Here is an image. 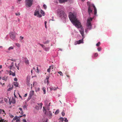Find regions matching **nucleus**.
<instances>
[{
	"label": "nucleus",
	"mask_w": 122,
	"mask_h": 122,
	"mask_svg": "<svg viewBox=\"0 0 122 122\" xmlns=\"http://www.w3.org/2000/svg\"><path fill=\"white\" fill-rule=\"evenodd\" d=\"M19 110H20L22 111V108H19Z\"/></svg>",
	"instance_id": "obj_57"
},
{
	"label": "nucleus",
	"mask_w": 122,
	"mask_h": 122,
	"mask_svg": "<svg viewBox=\"0 0 122 122\" xmlns=\"http://www.w3.org/2000/svg\"><path fill=\"white\" fill-rule=\"evenodd\" d=\"M27 106H26V105H25L24 106H23V108L24 109H25V108H26Z\"/></svg>",
	"instance_id": "obj_54"
},
{
	"label": "nucleus",
	"mask_w": 122,
	"mask_h": 122,
	"mask_svg": "<svg viewBox=\"0 0 122 122\" xmlns=\"http://www.w3.org/2000/svg\"><path fill=\"white\" fill-rule=\"evenodd\" d=\"M2 65H0V68L1 69L2 68Z\"/></svg>",
	"instance_id": "obj_63"
},
{
	"label": "nucleus",
	"mask_w": 122,
	"mask_h": 122,
	"mask_svg": "<svg viewBox=\"0 0 122 122\" xmlns=\"http://www.w3.org/2000/svg\"><path fill=\"white\" fill-rule=\"evenodd\" d=\"M34 91H31L30 92V94L29 95V98L30 99L31 98L32 96L33 95Z\"/></svg>",
	"instance_id": "obj_12"
},
{
	"label": "nucleus",
	"mask_w": 122,
	"mask_h": 122,
	"mask_svg": "<svg viewBox=\"0 0 122 122\" xmlns=\"http://www.w3.org/2000/svg\"><path fill=\"white\" fill-rule=\"evenodd\" d=\"M15 45L17 46L18 47H20V45L19 43H16L15 44Z\"/></svg>",
	"instance_id": "obj_25"
},
{
	"label": "nucleus",
	"mask_w": 122,
	"mask_h": 122,
	"mask_svg": "<svg viewBox=\"0 0 122 122\" xmlns=\"http://www.w3.org/2000/svg\"><path fill=\"white\" fill-rule=\"evenodd\" d=\"M9 116L11 118H13L14 117V116L12 115L11 113H9Z\"/></svg>",
	"instance_id": "obj_32"
},
{
	"label": "nucleus",
	"mask_w": 122,
	"mask_h": 122,
	"mask_svg": "<svg viewBox=\"0 0 122 122\" xmlns=\"http://www.w3.org/2000/svg\"><path fill=\"white\" fill-rule=\"evenodd\" d=\"M43 111L44 112V111L45 112V113L46 114V109L45 108V107H43Z\"/></svg>",
	"instance_id": "obj_40"
},
{
	"label": "nucleus",
	"mask_w": 122,
	"mask_h": 122,
	"mask_svg": "<svg viewBox=\"0 0 122 122\" xmlns=\"http://www.w3.org/2000/svg\"><path fill=\"white\" fill-rule=\"evenodd\" d=\"M59 111L58 110H57L55 112V114H57L59 113Z\"/></svg>",
	"instance_id": "obj_37"
},
{
	"label": "nucleus",
	"mask_w": 122,
	"mask_h": 122,
	"mask_svg": "<svg viewBox=\"0 0 122 122\" xmlns=\"http://www.w3.org/2000/svg\"><path fill=\"white\" fill-rule=\"evenodd\" d=\"M49 117V118H51L52 116V114L50 111H49L47 113Z\"/></svg>",
	"instance_id": "obj_16"
},
{
	"label": "nucleus",
	"mask_w": 122,
	"mask_h": 122,
	"mask_svg": "<svg viewBox=\"0 0 122 122\" xmlns=\"http://www.w3.org/2000/svg\"><path fill=\"white\" fill-rule=\"evenodd\" d=\"M41 15L39 13L37 15V17H41Z\"/></svg>",
	"instance_id": "obj_46"
},
{
	"label": "nucleus",
	"mask_w": 122,
	"mask_h": 122,
	"mask_svg": "<svg viewBox=\"0 0 122 122\" xmlns=\"http://www.w3.org/2000/svg\"><path fill=\"white\" fill-rule=\"evenodd\" d=\"M53 69V66H50L49 67L48 69H47V71L49 72H50V70L51 69Z\"/></svg>",
	"instance_id": "obj_18"
},
{
	"label": "nucleus",
	"mask_w": 122,
	"mask_h": 122,
	"mask_svg": "<svg viewBox=\"0 0 122 122\" xmlns=\"http://www.w3.org/2000/svg\"><path fill=\"white\" fill-rule=\"evenodd\" d=\"M25 62L26 64L28 65L29 64V61L27 58H25Z\"/></svg>",
	"instance_id": "obj_19"
},
{
	"label": "nucleus",
	"mask_w": 122,
	"mask_h": 122,
	"mask_svg": "<svg viewBox=\"0 0 122 122\" xmlns=\"http://www.w3.org/2000/svg\"><path fill=\"white\" fill-rule=\"evenodd\" d=\"M42 90H43V92H44V94H45L46 93V90L45 89V88H44L43 87L42 88Z\"/></svg>",
	"instance_id": "obj_33"
},
{
	"label": "nucleus",
	"mask_w": 122,
	"mask_h": 122,
	"mask_svg": "<svg viewBox=\"0 0 122 122\" xmlns=\"http://www.w3.org/2000/svg\"><path fill=\"white\" fill-rule=\"evenodd\" d=\"M39 13V11L36 10L35 12L34 15H38Z\"/></svg>",
	"instance_id": "obj_22"
},
{
	"label": "nucleus",
	"mask_w": 122,
	"mask_h": 122,
	"mask_svg": "<svg viewBox=\"0 0 122 122\" xmlns=\"http://www.w3.org/2000/svg\"><path fill=\"white\" fill-rule=\"evenodd\" d=\"M13 88V86H12L11 87H10L7 90L8 91H10Z\"/></svg>",
	"instance_id": "obj_26"
},
{
	"label": "nucleus",
	"mask_w": 122,
	"mask_h": 122,
	"mask_svg": "<svg viewBox=\"0 0 122 122\" xmlns=\"http://www.w3.org/2000/svg\"><path fill=\"white\" fill-rule=\"evenodd\" d=\"M93 4H92L89 5L88 8V12L89 13V15H90L91 13L92 12L93 8Z\"/></svg>",
	"instance_id": "obj_3"
},
{
	"label": "nucleus",
	"mask_w": 122,
	"mask_h": 122,
	"mask_svg": "<svg viewBox=\"0 0 122 122\" xmlns=\"http://www.w3.org/2000/svg\"><path fill=\"white\" fill-rule=\"evenodd\" d=\"M10 36L11 39L13 40H15V34L13 32H11L10 34Z\"/></svg>",
	"instance_id": "obj_7"
},
{
	"label": "nucleus",
	"mask_w": 122,
	"mask_h": 122,
	"mask_svg": "<svg viewBox=\"0 0 122 122\" xmlns=\"http://www.w3.org/2000/svg\"><path fill=\"white\" fill-rule=\"evenodd\" d=\"M98 55V53H96L95 54V55H94V56L95 57H96Z\"/></svg>",
	"instance_id": "obj_44"
},
{
	"label": "nucleus",
	"mask_w": 122,
	"mask_h": 122,
	"mask_svg": "<svg viewBox=\"0 0 122 122\" xmlns=\"http://www.w3.org/2000/svg\"><path fill=\"white\" fill-rule=\"evenodd\" d=\"M9 60H10L12 61H16V60L15 59H9Z\"/></svg>",
	"instance_id": "obj_47"
},
{
	"label": "nucleus",
	"mask_w": 122,
	"mask_h": 122,
	"mask_svg": "<svg viewBox=\"0 0 122 122\" xmlns=\"http://www.w3.org/2000/svg\"><path fill=\"white\" fill-rule=\"evenodd\" d=\"M16 67H17V69H18V70H19V67L18 66H16Z\"/></svg>",
	"instance_id": "obj_59"
},
{
	"label": "nucleus",
	"mask_w": 122,
	"mask_h": 122,
	"mask_svg": "<svg viewBox=\"0 0 122 122\" xmlns=\"http://www.w3.org/2000/svg\"><path fill=\"white\" fill-rule=\"evenodd\" d=\"M49 40H47L46 41H45V42H44L43 43L44 44H47L49 43Z\"/></svg>",
	"instance_id": "obj_30"
},
{
	"label": "nucleus",
	"mask_w": 122,
	"mask_h": 122,
	"mask_svg": "<svg viewBox=\"0 0 122 122\" xmlns=\"http://www.w3.org/2000/svg\"><path fill=\"white\" fill-rule=\"evenodd\" d=\"M43 49L45 51H49V47H45V46L44 47Z\"/></svg>",
	"instance_id": "obj_23"
},
{
	"label": "nucleus",
	"mask_w": 122,
	"mask_h": 122,
	"mask_svg": "<svg viewBox=\"0 0 122 122\" xmlns=\"http://www.w3.org/2000/svg\"><path fill=\"white\" fill-rule=\"evenodd\" d=\"M5 79V78L4 77H3L2 78V79L3 80H4Z\"/></svg>",
	"instance_id": "obj_61"
},
{
	"label": "nucleus",
	"mask_w": 122,
	"mask_h": 122,
	"mask_svg": "<svg viewBox=\"0 0 122 122\" xmlns=\"http://www.w3.org/2000/svg\"><path fill=\"white\" fill-rule=\"evenodd\" d=\"M24 113H23V111H22L21 112V113H20V114H22V115Z\"/></svg>",
	"instance_id": "obj_58"
},
{
	"label": "nucleus",
	"mask_w": 122,
	"mask_h": 122,
	"mask_svg": "<svg viewBox=\"0 0 122 122\" xmlns=\"http://www.w3.org/2000/svg\"><path fill=\"white\" fill-rule=\"evenodd\" d=\"M61 114L62 116H64L65 115V113L64 112H62L61 113Z\"/></svg>",
	"instance_id": "obj_45"
},
{
	"label": "nucleus",
	"mask_w": 122,
	"mask_h": 122,
	"mask_svg": "<svg viewBox=\"0 0 122 122\" xmlns=\"http://www.w3.org/2000/svg\"><path fill=\"white\" fill-rule=\"evenodd\" d=\"M2 114H3L5 113V111L3 110H2Z\"/></svg>",
	"instance_id": "obj_53"
},
{
	"label": "nucleus",
	"mask_w": 122,
	"mask_h": 122,
	"mask_svg": "<svg viewBox=\"0 0 122 122\" xmlns=\"http://www.w3.org/2000/svg\"><path fill=\"white\" fill-rule=\"evenodd\" d=\"M20 38H21V40H22L23 39H24V37H22V36H20Z\"/></svg>",
	"instance_id": "obj_52"
},
{
	"label": "nucleus",
	"mask_w": 122,
	"mask_h": 122,
	"mask_svg": "<svg viewBox=\"0 0 122 122\" xmlns=\"http://www.w3.org/2000/svg\"><path fill=\"white\" fill-rule=\"evenodd\" d=\"M22 116H20L19 117L15 116L13 119V121H17L20 120V118Z\"/></svg>",
	"instance_id": "obj_9"
},
{
	"label": "nucleus",
	"mask_w": 122,
	"mask_h": 122,
	"mask_svg": "<svg viewBox=\"0 0 122 122\" xmlns=\"http://www.w3.org/2000/svg\"><path fill=\"white\" fill-rule=\"evenodd\" d=\"M15 15L16 16H19L20 15V13L19 12L15 13Z\"/></svg>",
	"instance_id": "obj_28"
},
{
	"label": "nucleus",
	"mask_w": 122,
	"mask_h": 122,
	"mask_svg": "<svg viewBox=\"0 0 122 122\" xmlns=\"http://www.w3.org/2000/svg\"><path fill=\"white\" fill-rule=\"evenodd\" d=\"M87 5H89H89L91 4H90V2H87Z\"/></svg>",
	"instance_id": "obj_50"
},
{
	"label": "nucleus",
	"mask_w": 122,
	"mask_h": 122,
	"mask_svg": "<svg viewBox=\"0 0 122 122\" xmlns=\"http://www.w3.org/2000/svg\"><path fill=\"white\" fill-rule=\"evenodd\" d=\"M57 13L60 17L61 18H66V14L63 10H57Z\"/></svg>",
	"instance_id": "obj_2"
},
{
	"label": "nucleus",
	"mask_w": 122,
	"mask_h": 122,
	"mask_svg": "<svg viewBox=\"0 0 122 122\" xmlns=\"http://www.w3.org/2000/svg\"><path fill=\"white\" fill-rule=\"evenodd\" d=\"M23 122H27L25 119H23Z\"/></svg>",
	"instance_id": "obj_48"
},
{
	"label": "nucleus",
	"mask_w": 122,
	"mask_h": 122,
	"mask_svg": "<svg viewBox=\"0 0 122 122\" xmlns=\"http://www.w3.org/2000/svg\"><path fill=\"white\" fill-rule=\"evenodd\" d=\"M58 72L61 76H63L62 73L61 71H58Z\"/></svg>",
	"instance_id": "obj_29"
},
{
	"label": "nucleus",
	"mask_w": 122,
	"mask_h": 122,
	"mask_svg": "<svg viewBox=\"0 0 122 122\" xmlns=\"http://www.w3.org/2000/svg\"><path fill=\"white\" fill-rule=\"evenodd\" d=\"M5 121L4 120H3L2 119L0 120V122H5Z\"/></svg>",
	"instance_id": "obj_42"
},
{
	"label": "nucleus",
	"mask_w": 122,
	"mask_h": 122,
	"mask_svg": "<svg viewBox=\"0 0 122 122\" xmlns=\"http://www.w3.org/2000/svg\"><path fill=\"white\" fill-rule=\"evenodd\" d=\"M20 120H18L17 121H15V122H20Z\"/></svg>",
	"instance_id": "obj_60"
},
{
	"label": "nucleus",
	"mask_w": 122,
	"mask_h": 122,
	"mask_svg": "<svg viewBox=\"0 0 122 122\" xmlns=\"http://www.w3.org/2000/svg\"><path fill=\"white\" fill-rule=\"evenodd\" d=\"M49 77L48 76H47L46 77V79L47 80V83H49Z\"/></svg>",
	"instance_id": "obj_27"
},
{
	"label": "nucleus",
	"mask_w": 122,
	"mask_h": 122,
	"mask_svg": "<svg viewBox=\"0 0 122 122\" xmlns=\"http://www.w3.org/2000/svg\"><path fill=\"white\" fill-rule=\"evenodd\" d=\"M30 81V79L28 78V77H27L26 79V83L28 85H29L30 84V83H29Z\"/></svg>",
	"instance_id": "obj_20"
},
{
	"label": "nucleus",
	"mask_w": 122,
	"mask_h": 122,
	"mask_svg": "<svg viewBox=\"0 0 122 122\" xmlns=\"http://www.w3.org/2000/svg\"><path fill=\"white\" fill-rule=\"evenodd\" d=\"M93 18H91L88 19L87 23V25L88 27V28L90 29H91V21L92 20Z\"/></svg>",
	"instance_id": "obj_5"
},
{
	"label": "nucleus",
	"mask_w": 122,
	"mask_h": 122,
	"mask_svg": "<svg viewBox=\"0 0 122 122\" xmlns=\"http://www.w3.org/2000/svg\"><path fill=\"white\" fill-rule=\"evenodd\" d=\"M22 116H24V117H25L26 116V115L25 114H24Z\"/></svg>",
	"instance_id": "obj_62"
},
{
	"label": "nucleus",
	"mask_w": 122,
	"mask_h": 122,
	"mask_svg": "<svg viewBox=\"0 0 122 122\" xmlns=\"http://www.w3.org/2000/svg\"><path fill=\"white\" fill-rule=\"evenodd\" d=\"M60 120L62 122H63L64 121V119L62 117H60L59 118Z\"/></svg>",
	"instance_id": "obj_36"
},
{
	"label": "nucleus",
	"mask_w": 122,
	"mask_h": 122,
	"mask_svg": "<svg viewBox=\"0 0 122 122\" xmlns=\"http://www.w3.org/2000/svg\"><path fill=\"white\" fill-rule=\"evenodd\" d=\"M14 47V46H10L8 48V49L7 50L9 51H10L11 50H13V49Z\"/></svg>",
	"instance_id": "obj_17"
},
{
	"label": "nucleus",
	"mask_w": 122,
	"mask_h": 122,
	"mask_svg": "<svg viewBox=\"0 0 122 122\" xmlns=\"http://www.w3.org/2000/svg\"><path fill=\"white\" fill-rule=\"evenodd\" d=\"M27 93H26L24 95V97H26L27 96Z\"/></svg>",
	"instance_id": "obj_56"
},
{
	"label": "nucleus",
	"mask_w": 122,
	"mask_h": 122,
	"mask_svg": "<svg viewBox=\"0 0 122 122\" xmlns=\"http://www.w3.org/2000/svg\"><path fill=\"white\" fill-rule=\"evenodd\" d=\"M33 0H26V4L28 7H29L32 5Z\"/></svg>",
	"instance_id": "obj_4"
},
{
	"label": "nucleus",
	"mask_w": 122,
	"mask_h": 122,
	"mask_svg": "<svg viewBox=\"0 0 122 122\" xmlns=\"http://www.w3.org/2000/svg\"><path fill=\"white\" fill-rule=\"evenodd\" d=\"M58 88V87H52L50 88L51 91L53 90L55 91L57 90V88Z\"/></svg>",
	"instance_id": "obj_14"
},
{
	"label": "nucleus",
	"mask_w": 122,
	"mask_h": 122,
	"mask_svg": "<svg viewBox=\"0 0 122 122\" xmlns=\"http://www.w3.org/2000/svg\"><path fill=\"white\" fill-rule=\"evenodd\" d=\"M100 42H98V43L97 44L96 46H100Z\"/></svg>",
	"instance_id": "obj_41"
},
{
	"label": "nucleus",
	"mask_w": 122,
	"mask_h": 122,
	"mask_svg": "<svg viewBox=\"0 0 122 122\" xmlns=\"http://www.w3.org/2000/svg\"><path fill=\"white\" fill-rule=\"evenodd\" d=\"M43 7L45 9H46L47 8V6L45 5V4H44L43 5Z\"/></svg>",
	"instance_id": "obj_39"
},
{
	"label": "nucleus",
	"mask_w": 122,
	"mask_h": 122,
	"mask_svg": "<svg viewBox=\"0 0 122 122\" xmlns=\"http://www.w3.org/2000/svg\"><path fill=\"white\" fill-rule=\"evenodd\" d=\"M3 111V110L0 109V113H2Z\"/></svg>",
	"instance_id": "obj_49"
},
{
	"label": "nucleus",
	"mask_w": 122,
	"mask_h": 122,
	"mask_svg": "<svg viewBox=\"0 0 122 122\" xmlns=\"http://www.w3.org/2000/svg\"><path fill=\"white\" fill-rule=\"evenodd\" d=\"M9 73H10V75H12L13 76H15V73H13V72L11 71L10 70V71H9Z\"/></svg>",
	"instance_id": "obj_15"
},
{
	"label": "nucleus",
	"mask_w": 122,
	"mask_h": 122,
	"mask_svg": "<svg viewBox=\"0 0 122 122\" xmlns=\"http://www.w3.org/2000/svg\"><path fill=\"white\" fill-rule=\"evenodd\" d=\"M84 30L83 28H81L80 30V33L83 39H84L85 36L84 35Z\"/></svg>",
	"instance_id": "obj_10"
},
{
	"label": "nucleus",
	"mask_w": 122,
	"mask_h": 122,
	"mask_svg": "<svg viewBox=\"0 0 122 122\" xmlns=\"http://www.w3.org/2000/svg\"><path fill=\"white\" fill-rule=\"evenodd\" d=\"M67 0H59V2L60 3H62L67 1Z\"/></svg>",
	"instance_id": "obj_21"
},
{
	"label": "nucleus",
	"mask_w": 122,
	"mask_h": 122,
	"mask_svg": "<svg viewBox=\"0 0 122 122\" xmlns=\"http://www.w3.org/2000/svg\"><path fill=\"white\" fill-rule=\"evenodd\" d=\"M47 122V120L46 121H45L44 122Z\"/></svg>",
	"instance_id": "obj_64"
},
{
	"label": "nucleus",
	"mask_w": 122,
	"mask_h": 122,
	"mask_svg": "<svg viewBox=\"0 0 122 122\" xmlns=\"http://www.w3.org/2000/svg\"><path fill=\"white\" fill-rule=\"evenodd\" d=\"M14 63L13 62H12L11 63V65L9 67V68L10 70L12 69H15V67L13 66Z\"/></svg>",
	"instance_id": "obj_11"
},
{
	"label": "nucleus",
	"mask_w": 122,
	"mask_h": 122,
	"mask_svg": "<svg viewBox=\"0 0 122 122\" xmlns=\"http://www.w3.org/2000/svg\"><path fill=\"white\" fill-rule=\"evenodd\" d=\"M41 14L42 15H44V13L43 11L42 10H41Z\"/></svg>",
	"instance_id": "obj_31"
},
{
	"label": "nucleus",
	"mask_w": 122,
	"mask_h": 122,
	"mask_svg": "<svg viewBox=\"0 0 122 122\" xmlns=\"http://www.w3.org/2000/svg\"><path fill=\"white\" fill-rule=\"evenodd\" d=\"M14 80L15 81H17V79L16 78H15L14 79Z\"/></svg>",
	"instance_id": "obj_55"
},
{
	"label": "nucleus",
	"mask_w": 122,
	"mask_h": 122,
	"mask_svg": "<svg viewBox=\"0 0 122 122\" xmlns=\"http://www.w3.org/2000/svg\"><path fill=\"white\" fill-rule=\"evenodd\" d=\"M47 22L46 21H45L44 22V24L45 25V26L46 28H47V25H46V23Z\"/></svg>",
	"instance_id": "obj_35"
},
{
	"label": "nucleus",
	"mask_w": 122,
	"mask_h": 122,
	"mask_svg": "<svg viewBox=\"0 0 122 122\" xmlns=\"http://www.w3.org/2000/svg\"><path fill=\"white\" fill-rule=\"evenodd\" d=\"M64 121L65 122H68V120L66 118H65V120Z\"/></svg>",
	"instance_id": "obj_51"
},
{
	"label": "nucleus",
	"mask_w": 122,
	"mask_h": 122,
	"mask_svg": "<svg viewBox=\"0 0 122 122\" xmlns=\"http://www.w3.org/2000/svg\"><path fill=\"white\" fill-rule=\"evenodd\" d=\"M14 85L16 87H18L19 84L17 82H14Z\"/></svg>",
	"instance_id": "obj_24"
},
{
	"label": "nucleus",
	"mask_w": 122,
	"mask_h": 122,
	"mask_svg": "<svg viewBox=\"0 0 122 122\" xmlns=\"http://www.w3.org/2000/svg\"><path fill=\"white\" fill-rule=\"evenodd\" d=\"M40 90V88L39 87L37 88L36 89V92L37 91H39Z\"/></svg>",
	"instance_id": "obj_38"
},
{
	"label": "nucleus",
	"mask_w": 122,
	"mask_h": 122,
	"mask_svg": "<svg viewBox=\"0 0 122 122\" xmlns=\"http://www.w3.org/2000/svg\"><path fill=\"white\" fill-rule=\"evenodd\" d=\"M93 8H94V15H96L97 13V9L95 7L93 4Z\"/></svg>",
	"instance_id": "obj_13"
},
{
	"label": "nucleus",
	"mask_w": 122,
	"mask_h": 122,
	"mask_svg": "<svg viewBox=\"0 0 122 122\" xmlns=\"http://www.w3.org/2000/svg\"><path fill=\"white\" fill-rule=\"evenodd\" d=\"M42 105L43 104L42 103H38L37 105H36L35 108L37 110L41 109L42 108Z\"/></svg>",
	"instance_id": "obj_6"
},
{
	"label": "nucleus",
	"mask_w": 122,
	"mask_h": 122,
	"mask_svg": "<svg viewBox=\"0 0 122 122\" xmlns=\"http://www.w3.org/2000/svg\"><path fill=\"white\" fill-rule=\"evenodd\" d=\"M69 17L70 20L75 26L78 28L81 27L80 22L76 18V15L71 12L69 13Z\"/></svg>",
	"instance_id": "obj_1"
},
{
	"label": "nucleus",
	"mask_w": 122,
	"mask_h": 122,
	"mask_svg": "<svg viewBox=\"0 0 122 122\" xmlns=\"http://www.w3.org/2000/svg\"><path fill=\"white\" fill-rule=\"evenodd\" d=\"M83 39L82 38L81 40L78 41H75L74 43V45H76L77 44H79L81 43H83Z\"/></svg>",
	"instance_id": "obj_8"
},
{
	"label": "nucleus",
	"mask_w": 122,
	"mask_h": 122,
	"mask_svg": "<svg viewBox=\"0 0 122 122\" xmlns=\"http://www.w3.org/2000/svg\"><path fill=\"white\" fill-rule=\"evenodd\" d=\"M39 45H40L42 47V48L44 49V47H45V46L44 45H43V44H41L40 43H38Z\"/></svg>",
	"instance_id": "obj_34"
},
{
	"label": "nucleus",
	"mask_w": 122,
	"mask_h": 122,
	"mask_svg": "<svg viewBox=\"0 0 122 122\" xmlns=\"http://www.w3.org/2000/svg\"><path fill=\"white\" fill-rule=\"evenodd\" d=\"M97 50L99 51H100L101 50V48L99 47L97 48Z\"/></svg>",
	"instance_id": "obj_43"
}]
</instances>
